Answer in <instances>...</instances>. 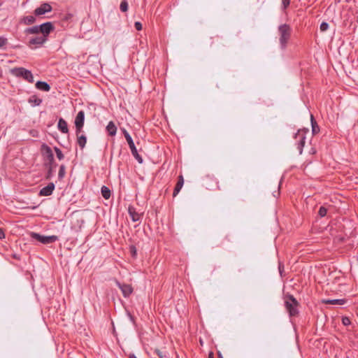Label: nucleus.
Masks as SVG:
<instances>
[{"label":"nucleus","instance_id":"f257e3e1","mask_svg":"<svg viewBox=\"0 0 358 358\" xmlns=\"http://www.w3.org/2000/svg\"><path fill=\"white\" fill-rule=\"evenodd\" d=\"M55 30V26L51 22H46L39 25H35L24 29L27 36V45L31 50H36L48 41L50 34Z\"/></svg>","mask_w":358,"mask_h":358},{"label":"nucleus","instance_id":"f03ea898","mask_svg":"<svg viewBox=\"0 0 358 358\" xmlns=\"http://www.w3.org/2000/svg\"><path fill=\"white\" fill-rule=\"evenodd\" d=\"M278 31L280 47L282 49H285L291 37L292 27L288 24H282L278 27Z\"/></svg>","mask_w":358,"mask_h":358},{"label":"nucleus","instance_id":"7ed1b4c3","mask_svg":"<svg viewBox=\"0 0 358 358\" xmlns=\"http://www.w3.org/2000/svg\"><path fill=\"white\" fill-rule=\"evenodd\" d=\"M299 303L293 295L287 294L285 296V306L289 317H294L299 314Z\"/></svg>","mask_w":358,"mask_h":358},{"label":"nucleus","instance_id":"20e7f679","mask_svg":"<svg viewBox=\"0 0 358 358\" xmlns=\"http://www.w3.org/2000/svg\"><path fill=\"white\" fill-rule=\"evenodd\" d=\"M11 73L16 76L23 78L27 82L32 83H34V76L31 71L27 70L23 67H16L11 69Z\"/></svg>","mask_w":358,"mask_h":358},{"label":"nucleus","instance_id":"39448f33","mask_svg":"<svg viewBox=\"0 0 358 358\" xmlns=\"http://www.w3.org/2000/svg\"><path fill=\"white\" fill-rule=\"evenodd\" d=\"M41 152L43 157L47 161V162H45V166H56V164H55L54 155L50 146L43 143L41 145Z\"/></svg>","mask_w":358,"mask_h":358},{"label":"nucleus","instance_id":"423d86ee","mask_svg":"<svg viewBox=\"0 0 358 358\" xmlns=\"http://www.w3.org/2000/svg\"><path fill=\"white\" fill-rule=\"evenodd\" d=\"M308 132V129H299L294 135L296 141V146L300 155L303 152V148L306 143V134Z\"/></svg>","mask_w":358,"mask_h":358},{"label":"nucleus","instance_id":"0eeeda50","mask_svg":"<svg viewBox=\"0 0 358 358\" xmlns=\"http://www.w3.org/2000/svg\"><path fill=\"white\" fill-rule=\"evenodd\" d=\"M31 237L33 239L38 241V242L43 244H49L55 243L58 240V237L57 236H43L36 232H31Z\"/></svg>","mask_w":358,"mask_h":358},{"label":"nucleus","instance_id":"6e6552de","mask_svg":"<svg viewBox=\"0 0 358 358\" xmlns=\"http://www.w3.org/2000/svg\"><path fill=\"white\" fill-rule=\"evenodd\" d=\"M127 142L129 145V147L131 150V154L134 156V157L138 161L139 164H142L143 162V159L142 157L138 153L137 149L136 148V145L132 138H128L127 136Z\"/></svg>","mask_w":358,"mask_h":358},{"label":"nucleus","instance_id":"1a4fd4ad","mask_svg":"<svg viewBox=\"0 0 358 358\" xmlns=\"http://www.w3.org/2000/svg\"><path fill=\"white\" fill-rule=\"evenodd\" d=\"M85 121V113L80 110L78 113L75 119V126L76 129V134L78 135L82 130Z\"/></svg>","mask_w":358,"mask_h":358},{"label":"nucleus","instance_id":"9d476101","mask_svg":"<svg viewBox=\"0 0 358 358\" xmlns=\"http://www.w3.org/2000/svg\"><path fill=\"white\" fill-rule=\"evenodd\" d=\"M52 10V6L48 3H43L39 7L36 8L34 13L36 16H41L47 13L51 12Z\"/></svg>","mask_w":358,"mask_h":358},{"label":"nucleus","instance_id":"9b49d317","mask_svg":"<svg viewBox=\"0 0 358 358\" xmlns=\"http://www.w3.org/2000/svg\"><path fill=\"white\" fill-rule=\"evenodd\" d=\"M55 185L53 182H50L47 186L43 187L40 192L39 195L40 196H50L54 189H55Z\"/></svg>","mask_w":358,"mask_h":358},{"label":"nucleus","instance_id":"f8f14e48","mask_svg":"<svg viewBox=\"0 0 358 358\" xmlns=\"http://www.w3.org/2000/svg\"><path fill=\"white\" fill-rule=\"evenodd\" d=\"M128 213L133 222L140 221L142 217V214L138 213L136 208L131 206L128 208Z\"/></svg>","mask_w":358,"mask_h":358},{"label":"nucleus","instance_id":"ddd939ff","mask_svg":"<svg viewBox=\"0 0 358 358\" xmlns=\"http://www.w3.org/2000/svg\"><path fill=\"white\" fill-rule=\"evenodd\" d=\"M116 284L117 287L121 289L124 297H128L132 293L133 289L129 285L121 284L119 282H117Z\"/></svg>","mask_w":358,"mask_h":358},{"label":"nucleus","instance_id":"4468645a","mask_svg":"<svg viewBox=\"0 0 358 358\" xmlns=\"http://www.w3.org/2000/svg\"><path fill=\"white\" fill-rule=\"evenodd\" d=\"M346 302H347V301L345 299L323 300V303L325 304H332V305H338V306L344 305V304H345Z\"/></svg>","mask_w":358,"mask_h":358},{"label":"nucleus","instance_id":"2eb2a0df","mask_svg":"<svg viewBox=\"0 0 358 358\" xmlns=\"http://www.w3.org/2000/svg\"><path fill=\"white\" fill-rule=\"evenodd\" d=\"M59 130L63 134H67L69 129L66 122L63 118H59L57 124Z\"/></svg>","mask_w":358,"mask_h":358},{"label":"nucleus","instance_id":"dca6fc26","mask_svg":"<svg viewBox=\"0 0 358 358\" xmlns=\"http://www.w3.org/2000/svg\"><path fill=\"white\" fill-rule=\"evenodd\" d=\"M36 87L43 92H49L50 90V86L48 83L44 81H38L36 83Z\"/></svg>","mask_w":358,"mask_h":358},{"label":"nucleus","instance_id":"f3484780","mask_svg":"<svg viewBox=\"0 0 358 358\" xmlns=\"http://www.w3.org/2000/svg\"><path fill=\"white\" fill-rule=\"evenodd\" d=\"M184 184V180L182 176H179L178 182L174 188L173 196L175 197L178 195V194L180 192L181 188L182 187Z\"/></svg>","mask_w":358,"mask_h":358},{"label":"nucleus","instance_id":"a211bd4d","mask_svg":"<svg viewBox=\"0 0 358 358\" xmlns=\"http://www.w3.org/2000/svg\"><path fill=\"white\" fill-rule=\"evenodd\" d=\"M106 131L108 134L111 136H113L116 134L117 132V127L114 124L113 121H110L106 126Z\"/></svg>","mask_w":358,"mask_h":358},{"label":"nucleus","instance_id":"6ab92c4d","mask_svg":"<svg viewBox=\"0 0 358 358\" xmlns=\"http://www.w3.org/2000/svg\"><path fill=\"white\" fill-rule=\"evenodd\" d=\"M36 21V18L35 16L27 15V16L23 17L20 22H21V23H23L26 25H30V24L35 23Z\"/></svg>","mask_w":358,"mask_h":358},{"label":"nucleus","instance_id":"aec40b11","mask_svg":"<svg viewBox=\"0 0 358 358\" xmlns=\"http://www.w3.org/2000/svg\"><path fill=\"white\" fill-rule=\"evenodd\" d=\"M28 102L32 106H38L42 103V99L36 95H33L29 97Z\"/></svg>","mask_w":358,"mask_h":358},{"label":"nucleus","instance_id":"412c9836","mask_svg":"<svg viewBox=\"0 0 358 358\" xmlns=\"http://www.w3.org/2000/svg\"><path fill=\"white\" fill-rule=\"evenodd\" d=\"M310 121L312 126V133L313 134H317L320 131V128L313 115H310Z\"/></svg>","mask_w":358,"mask_h":358},{"label":"nucleus","instance_id":"4be33fe9","mask_svg":"<svg viewBox=\"0 0 358 358\" xmlns=\"http://www.w3.org/2000/svg\"><path fill=\"white\" fill-rule=\"evenodd\" d=\"M77 136H78L77 143L78 144V145L80 146V148L81 149H83L87 143V137L85 135L78 136V134Z\"/></svg>","mask_w":358,"mask_h":358},{"label":"nucleus","instance_id":"5701e85b","mask_svg":"<svg viewBox=\"0 0 358 358\" xmlns=\"http://www.w3.org/2000/svg\"><path fill=\"white\" fill-rule=\"evenodd\" d=\"M101 194L106 199H108L110 197L111 192L110 189L106 186H102L101 189Z\"/></svg>","mask_w":358,"mask_h":358},{"label":"nucleus","instance_id":"b1692460","mask_svg":"<svg viewBox=\"0 0 358 358\" xmlns=\"http://www.w3.org/2000/svg\"><path fill=\"white\" fill-rule=\"evenodd\" d=\"M65 170H66L65 165H64V164L60 165L59 173H58V178L59 180H62L65 176V174H66Z\"/></svg>","mask_w":358,"mask_h":358},{"label":"nucleus","instance_id":"393cba45","mask_svg":"<svg viewBox=\"0 0 358 358\" xmlns=\"http://www.w3.org/2000/svg\"><path fill=\"white\" fill-rule=\"evenodd\" d=\"M56 166H48L47 167L48 168V171H47V174H46V179H50L52 176H53V173H54V168Z\"/></svg>","mask_w":358,"mask_h":358},{"label":"nucleus","instance_id":"a878e982","mask_svg":"<svg viewBox=\"0 0 358 358\" xmlns=\"http://www.w3.org/2000/svg\"><path fill=\"white\" fill-rule=\"evenodd\" d=\"M120 9L122 12H127L128 10V3L127 0H122L120 5Z\"/></svg>","mask_w":358,"mask_h":358},{"label":"nucleus","instance_id":"bb28decb","mask_svg":"<svg viewBox=\"0 0 358 358\" xmlns=\"http://www.w3.org/2000/svg\"><path fill=\"white\" fill-rule=\"evenodd\" d=\"M54 150L56 152V155H57V157L58 158V159L62 160L64 158V155L62 153V150L57 147H55Z\"/></svg>","mask_w":358,"mask_h":358},{"label":"nucleus","instance_id":"cd10ccee","mask_svg":"<svg viewBox=\"0 0 358 358\" xmlns=\"http://www.w3.org/2000/svg\"><path fill=\"white\" fill-rule=\"evenodd\" d=\"M327 209L324 206H321L319 209L318 214L321 217H324L327 215Z\"/></svg>","mask_w":358,"mask_h":358},{"label":"nucleus","instance_id":"c85d7f7f","mask_svg":"<svg viewBox=\"0 0 358 358\" xmlns=\"http://www.w3.org/2000/svg\"><path fill=\"white\" fill-rule=\"evenodd\" d=\"M320 29L322 31H327L329 29V24L325 22H322L320 26Z\"/></svg>","mask_w":358,"mask_h":358},{"label":"nucleus","instance_id":"c756f323","mask_svg":"<svg viewBox=\"0 0 358 358\" xmlns=\"http://www.w3.org/2000/svg\"><path fill=\"white\" fill-rule=\"evenodd\" d=\"M342 323L344 326H348L351 324L350 320L348 317H343Z\"/></svg>","mask_w":358,"mask_h":358},{"label":"nucleus","instance_id":"7c9ffc66","mask_svg":"<svg viewBox=\"0 0 358 358\" xmlns=\"http://www.w3.org/2000/svg\"><path fill=\"white\" fill-rule=\"evenodd\" d=\"M7 43V38L0 36V49L3 48Z\"/></svg>","mask_w":358,"mask_h":358},{"label":"nucleus","instance_id":"2f4dec72","mask_svg":"<svg viewBox=\"0 0 358 358\" xmlns=\"http://www.w3.org/2000/svg\"><path fill=\"white\" fill-rule=\"evenodd\" d=\"M290 3V0H282L283 9H286Z\"/></svg>","mask_w":358,"mask_h":358},{"label":"nucleus","instance_id":"473e14b6","mask_svg":"<svg viewBox=\"0 0 358 358\" xmlns=\"http://www.w3.org/2000/svg\"><path fill=\"white\" fill-rule=\"evenodd\" d=\"M134 27L138 31H141L143 28L142 24L140 22H136L134 23Z\"/></svg>","mask_w":358,"mask_h":358},{"label":"nucleus","instance_id":"72a5a7b5","mask_svg":"<svg viewBox=\"0 0 358 358\" xmlns=\"http://www.w3.org/2000/svg\"><path fill=\"white\" fill-rule=\"evenodd\" d=\"M121 130H122V134L126 140H127V136L128 138H131V135L128 133V131L124 128H122Z\"/></svg>","mask_w":358,"mask_h":358},{"label":"nucleus","instance_id":"f704fd0d","mask_svg":"<svg viewBox=\"0 0 358 358\" xmlns=\"http://www.w3.org/2000/svg\"><path fill=\"white\" fill-rule=\"evenodd\" d=\"M130 250H131L133 257L136 256V248L134 246H132V247H131Z\"/></svg>","mask_w":358,"mask_h":358},{"label":"nucleus","instance_id":"c9c22d12","mask_svg":"<svg viewBox=\"0 0 358 358\" xmlns=\"http://www.w3.org/2000/svg\"><path fill=\"white\" fill-rule=\"evenodd\" d=\"M72 16H73V15H72L71 14H66V15H64V20H65L68 21V20H69L70 19H71Z\"/></svg>","mask_w":358,"mask_h":358},{"label":"nucleus","instance_id":"e433bc0d","mask_svg":"<svg viewBox=\"0 0 358 358\" xmlns=\"http://www.w3.org/2000/svg\"><path fill=\"white\" fill-rule=\"evenodd\" d=\"M4 238H5L4 231L1 228H0V239H3Z\"/></svg>","mask_w":358,"mask_h":358},{"label":"nucleus","instance_id":"4c0bfd02","mask_svg":"<svg viewBox=\"0 0 358 358\" xmlns=\"http://www.w3.org/2000/svg\"><path fill=\"white\" fill-rule=\"evenodd\" d=\"M129 358H137L134 354H129Z\"/></svg>","mask_w":358,"mask_h":358},{"label":"nucleus","instance_id":"58836bf2","mask_svg":"<svg viewBox=\"0 0 358 358\" xmlns=\"http://www.w3.org/2000/svg\"><path fill=\"white\" fill-rule=\"evenodd\" d=\"M128 315H129V318H130V320H131V321H132V322H134V317H133V316H132L130 313H129Z\"/></svg>","mask_w":358,"mask_h":358},{"label":"nucleus","instance_id":"ea45409f","mask_svg":"<svg viewBox=\"0 0 358 358\" xmlns=\"http://www.w3.org/2000/svg\"><path fill=\"white\" fill-rule=\"evenodd\" d=\"M279 271H280V273H282V271H282V268H281L280 265L279 266Z\"/></svg>","mask_w":358,"mask_h":358},{"label":"nucleus","instance_id":"a19ab883","mask_svg":"<svg viewBox=\"0 0 358 358\" xmlns=\"http://www.w3.org/2000/svg\"><path fill=\"white\" fill-rule=\"evenodd\" d=\"M219 357L220 358H223V357L222 356V355L220 353L219 354Z\"/></svg>","mask_w":358,"mask_h":358},{"label":"nucleus","instance_id":"79ce46f5","mask_svg":"<svg viewBox=\"0 0 358 358\" xmlns=\"http://www.w3.org/2000/svg\"><path fill=\"white\" fill-rule=\"evenodd\" d=\"M210 358H213V357H210Z\"/></svg>","mask_w":358,"mask_h":358}]
</instances>
